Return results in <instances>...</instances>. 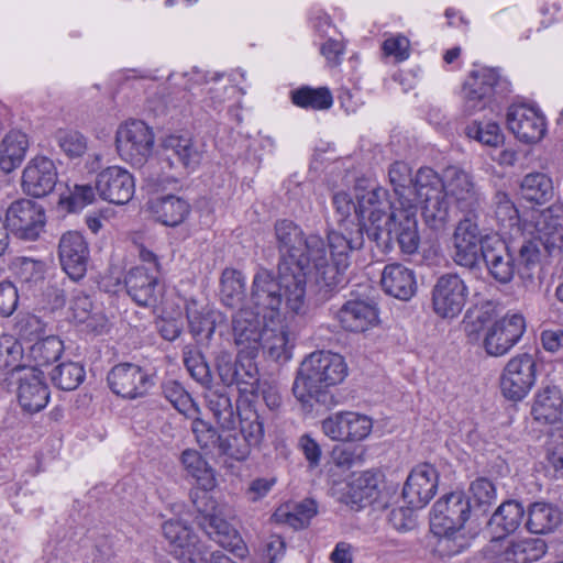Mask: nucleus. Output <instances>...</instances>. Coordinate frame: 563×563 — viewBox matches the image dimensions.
I'll use <instances>...</instances> for the list:
<instances>
[{
    "mask_svg": "<svg viewBox=\"0 0 563 563\" xmlns=\"http://www.w3.org/2000/svg\"><path fill=\"white\" fill-rule=\"evenodd\" d=\"M69 285L70 279L63 276H53L48 280L44 296L53 310L60 309L65 306Z\"/></svg>",
    "mask_w": 563,
    "mask_h": 563,
    "instance_id": "60",
    "label": "nucleus"
},
{
    "mask_svg": "<svg viewBox=\"0 0 563 563\" xmlns=\"http://www.w3.org/2000/svg\"><path fill=\"white\" fill-rule=\"evenodd\" d=\"M335 319L345 331L362 333L378 322V309L371 299H349L338 310Z\"/></svg>",
    "mask_w": 563,
    "mask_h": 563,
    "instance_id": "26",
    "label": "nucleus"
},
{
    "mask_svg": "<svg viewBox=\"0 0 563 563\" xmlns=\"http://www.w3.org/2000/svg\"><path fill=\"white\" fill-rule=\"evenodd\" d=\"M210 490L197 487L190 492V499L197 512L195 519L211 540L242 556L246 551L243 540L236 529L223 518Z\"/></svg>",
    "mask_w": 563,
    "mask_h": 563,
    "instance_id": "6",
    "label": "nucleus"
},
{
    "mask_svg": "<svg viewBox=\"0 0 563 563\" xmlns=\"http://www.w3.org/2000/svg\"><path fill=\"white\" fill-rule=\"evenodd\" d=\"M191 430L196 441L201 449H218L222 434L208 421L201 418H195L191 423Z\"/></svg>",
    "mask_w": 563,
    "mask_h": 563,
    "instance_id": "61",
    "label": "nucleus"
},
{
    "mask_svg": "<svg viewBox=\"0 0 563 563\" xmlns=\"http://www.w3.org/2000/svg\"><path fill=\"white\" fill-rule=\"evenodd\" d=\"M124 284L128 295L139 306L148 307L156 303L158 274L150 272L145 266H136L128 272Z\"/></svg>",
    "mask_w": 563,
    "mask_h": 563,
    "instance_id": "30",
    "label": "nucleus"
},
{
    "mask_svg": "<svg viewBox=\"0 0 563 563\" xmlns=\"http://www.w3.org/2000/svg\"><path fill=\"white\" fill-rule=\"evenodd\" d=\"M250 302L258 311L254 312L249 307L241 308L232 318V332L239 352L249 353V355H258L261 340L266 331L260 313L266 311L278 313L282 308L277 311H272L256 307L251 299Z\"/></svg>",
    "mask_w": 563,
    "mask_h": 563,
    "instance_id": "14",
    "label": "nucleus"
},
{
    "mask_svg": "<svg viewBox=\"0 0 563 563\" xmlns=\"http://www.w3.org/2000/svg\"><path fill=\"white\" fill-rule=\"evenodd\" d=\"M218 551H211L203 542L196 540L187 549L179 550L176 558L181 563H212Z\"/></svg>",
    "mask_w": 563,
    "mask_h": 563,
    "instance_id": "63",
    "label": "nucleus"
},
{
    "mask_svg": "<svg viewBox=\"0 0 563 563\" xmlns=\"http://www.w3.org/2000/svg\"><path fill=\"white\" fill-rule=\"evenodd\" d=\"M4 222L18 239L35 241L45 227V210L33 200L19 199L7 209Z\"/></svg>",
    "mask_w": 563,
    "mask_h": 563,
    "instance_id": "11",
    "label": "nucleus"
},
{
    "mask_svg": "<svg viewBox=\"0 0 563 563\" xmlns=\"http://www.w3.org/2000/svg\"><path fill=\"white\" fill-rule=\"evenodd\" d=\"M54 140L64 155L70 159L82 157L88 150L87 137L77 130L58 129L54 133Z\"/></svg>",
    "mask_w": 563,
    "mask_h": 563,
    "instance_id": "47",
    "label": "nucleus"
},
{
    "mask_svg": "<svg viewBox=\"0 0 563 563\" xmlns=\"http://www.w3.org/2000/svg\"><path fill=\"white\" fill-rule=\"evenodd\" d=\"M462 213L463 218L459 220L453 233V261L472 269L477 266L484 242L493 235L486 234L479 228L478 219L482 211Z\"/></svg>",
    "mask_w": 563,
    "mask_h": 563,
    "instance_id": "10",
    "label": "nucleus"
},
{
    "mask_svg": "<svg viewBox=\"0 0 563 563\" xmlns=\"http://www.w3.org/2000/svg\"><path fill=\"white\" fill-rule=\"evenodd\" d=\"M536 368L531 354L522 353L509 360L500 377L503 395L512 401L523 399L536 383Z\"/></svg>",
    "mask_w": 563,
    "mask_h": 563,
    "instance_id": "12",
    "label": "nucleus"
},
{
    "mask_svg": "<svg viewBox=\"0 0 563 563\" xmlns=\"http://www.w3.org/2000/svg\"><path fill=\"white\" fill-rule=\"evenodd\" d=\"M164 397L177 409L186 416L191 411H197L196 405L190 395L185 390L180 383L169 379L162 385Z\"/></svg>",
    "mask_w": 563,
    "mask_h": 563,
    "instance_id": "54",
    "label": "nucleus"
},
{
    "mask_svg": "<svg viewBox=\"0 0 563 563\" xmlns=\"http://www.w3.org/2000/svg\"><path fill=\"white\" fill-rule=\"evenodd\" d=\"M84 366L77 362H64L51 372L53 384L62 390H75L85 379Z\"/></svg>",
    "mask_w": 563,
    "mask_h": 563,
    "instance_id": "45",
    "label": "nucleus"
},
{
    "mask_svg": "<svg viewBox=\"0 0 563 563\" xmlns=\"http://www.w3.org/2000/svg\"><path fill=\"white\" fill-rule=\"evenodd\" d=\"M180 462L186 475L195 479L197 487L213 489L217 486L213 468L197 450H185L180 455Z\"/></svg>",
    "mask_w": 563,
    "mask_h": 563,
    "instance_id": "36",
    "label": "nucleus"
},
{
    "mask_svg": "<svg viewBox=\"0 0 563 563\" xmlns=\"http://www.w3.org/2000/svg\"><path fill=\"white\" fill-rule=\"evenodd\" d=\"M317 512V503L313 499L307 498L297 504L291 512L285 515V521L294 529H302L309 525Z\"/></svg>",
    "mask_w": 563,
    "mask_h": 563,
    "instance_id": "59",
    "label": "nucleus"
},
{
    "mask_svg": "<svg viewBox=\"0 0 563 563\" xmlns=\"http://www.w3.org/2000/svg\"><path fill=\"white\" fill-rule=\"evenodd\" d=\"M96 189L103 200L114 205H124L134 195V178L126 169L120 166H110L97 175Z\"/></svg>",
    "mask_w": 563,
    "mask_h": 563,
    "instance_id": "24",
    "label": "nucleus"
},
{
    "mask_svg": "<svg viewBox=\"0 0 563 563\" xmlns=\"http://www.w3.org/2000/svg\"><path fill=\"white\" fill-rule=\"evenodd\" d=\"M261 349L267 358L285 363L291 357L288 331L284 328L266 329L261 340Z\"/></svg>",
    "mask_w": 563,
    "mask_h": 563,
    "instance_id": "39",
    "label": "nucleus"
},
{
    "mask_svg": "<svg viewBox=\"0 0 563 563\" xmlns=\"http://www.w3.org/2000/svg\"><path fill=\"white\" fill-rule=\"evenodd\" d=\"M561 521V514L551 505L534 503L528 510L527 529L534 534L552 531Z\"/></svg>",
    "mask_w": 563,
    "mask_h": 563,
    "instance_id": "38",
    "label": "nucleus"
},
{
    "mask_svg": "<svg viewBox=\"0 0 563 563\" xmlns=\"http://www.w3.org/2000/svg\"><path fill=\"white\" fill-rule=\"evenodd\" d=\"M292 102L306 109L323 110L332 106L333 99L328 88L302 87L291 92Z\"/></svg>",
    "mask_w": 563,
    "mask_h": 563,
    "instance_id": "48",
    "label": "nucleus"
},
{
    "mask_svg": "<svg viewBox=\"0 0 563 563\" xmlns=\"http://www.w3.org/2000/svg\"><path fill=\"white\" fill-rule=\"evenodd\" d=\"M388 178L397 200L388 203V211L379 206L367 216L371 222L368 240L382 254L389 253L397 244L402 254L412 255L420 245L415 203V198H418L417 175L413 177L411 167L398 161L389 166Z\"/></svg>",
    "mask_w": 563,
    "mask_h": 563,
    "instance_id": "2",
    "label": "nucleus"
},
{
    "mask_svg": "<svg viewBox=\"0 0 563 563\" xmlns=\"http://www.w3.org/2000/svg\"><path fill=\"white\" fill-rule=\"evenodd\" d=\"M380 478V472L374 470L353 474L342 494V501L355 510L373 504L379 495Z\"/></svg>",
    "mask_w": 563,
    "mask_h": 563,
    "instance_id": "27",
    "label": "nucleus"
},
{
    "mask_svg": "<svg viewBox=\"0 0 563 563\" xmlns=\"http://www.w3.org/2000/svg\"><path fill=\"white\" fill-rule=\"evenodd\" d=\"M489 275L500 284H508L518 273L516 256L509 245L499 235L493 234L483 245V252L479 255Z\"/></svg>",
    "mask_w": 563,
    "mask_h": 563,
    "instance_id": "23",
    "label": "nucleus"
},
{
    "mask_svg": "<svg viewBox=\"0 0 563 563\" xmlns=\"http://www.w3.org/2000/svg\"><path fill=\"white\" fill-rule=\"evenodd\" d=\"M206 401L208 409L221 428L230 429L233 427L235 411L231 397L224 390H209L206 395Z\"/></svg>",
    "mask_w": 563,
    "mask_h": 563,
    "instance_id": "44",
    "label": "nucleus"
},
{
    "mask_svg": "<svg viewBox=\"0 0 563 563\" xmlns=\"http://www.w3.org/2000/svg\"><path fill=\"white\" fill-rule=\"evenodd\" d=\"M418 198L424 223L434 231H442L451 221L448 197L454 199L461 212L482 211V195L473 176L456 166H449L440 177L432 168L417 172Z\"/></svg>",
    "mask_w": 563,
    "mask_h": 563,
    "instance_id": "3",
    "label": "nucleus"
},
{
    "mask_svg": "<svg viewBox=\"0 0 563 563\" xmlns=\"http://www.w3.org/2000/svg\"><path fill=\"white\" fill-rule=\"evenodd\" d=\"M525 509L517 500L504 501L492 515L488 520V530L492 539L488 544V551L506 541V538L515 532L523 518Z\"/></svg>",
    "mask_w": 563,
    "mask_h": 563,
    "instance_id": "29",
    "label": "nucleus"
},
{
    "mask_svg": "<svg viewBox=\"0 0 563 563\" xmlns=\"http://www.w3.org/2000/svg\"><path fill=\"white\" fill-rule=\"evenodd\" d=\"M347 365L340 354L330 351H316L300 363L292 394L305 411L314 406L330 409L338 404L332 388L344 380Z\"/></svg>",
    "mask_w": 563,
    "mask_h": 563,
    "instance_id": "4",
    "label": "nucleus"
},
{
    "mask_svg": "<svg viewBox=\"0 0 563 563\" xmlns=\"http://www.w3.org/2000/svg\"><path fill=\"white\" fill-rule=\"evenodd\" d=\"M202 159V152L191 137L169 135L163 141L162 162L170 168L194 170Z\"/></svg>",
    "mask_w": 563,
    "mask_h": 563,
    "instance_id": "28",
    "label": "nucleus"
},
{
    "mask_svg": "<svg viewBox=\"0 0 563 563\" xmlns=\"http://www.w3.org/2000/svg\"><path fill=\"white\" fill-rule=\"evenodd\" d=\"M220 301L228 308H236L246 297L244 274L235 268L227 267L220 277Z\"/></svg>",
    "mask_w": 563,
    "mask_h": 563,
    "instance_id": "37",
    "label": "nucleus"
},
{
    "mask_svg": "<svg viewBox=\"0 0 563 563\" xmlns=\"http://www.w3.org/2000/svg\"><path fill=\"white\" fill-rule=\"evenodd\" d=\"M64 351L63 341L55 335H47L36 340L29 350V358L34 362V366H46L57 361Z\"/></svg>",
    "mask_w": 563,
    "mask_h": 563,
    "instance_id": "43",
    "label": "nucleus"
},
{
    "mask_svg": "<svg viewBox=\"0 0 563 563\" xmlns=\"http://www.w3.org/2000/svg\"><path fill=\"white\" fill-rule=\"evenodd\" d=\"M465 134L470 139L493 147H497L504 141L500 128L495 122L483 125L481 122L474 121L465 128Z\"/></svg>",
    "mask_w": 563,
    "mask_h": 563,
    "instance_id": "56",
    "label": "nucleus"
},
{
    "mask_svg": "<svg viewBox=\"0 0 563 563\" xmlns=\"http://www.w3.org/2000/svg\"><path fill=\"white\" fill-rule=\"evenodd\" d=\"M187 318L190 332L200 340L211 339L216 330V320L210 312L188 310Z\"/></svg>",
    "mask_w": 563,
    "mask_h": 563,
    "instance_id": "58",
    "label": "nucleus"
},
{
    "mask_svg": "<svg viewBox=\"0 0 563 563\" xmlns=\"http://www.w3.org/2000/svg\"><path fill=\"white\" fill-rule=\"evenodd\" d=\"M548 461L555 478H563V429L552 434L548 448Z\"/></svg>",
    "mask_w": 563,
    "mask_h": 563,
    "instance_id": "64",
    "label": "nucleus"
},
{
    "mask_svg": "<svg viewBox=\"0 0 563 563\" xmlns=\"http://www.w3.org/2000/svg\"><path fill=\"white\" fill-rule=\"evenodd\" d=\"M162 531L168 542V551L174 558L178 556L179 550L187 549L198 539L192 529L178 519L165 521Z\"/></svg>",
    "mask_w": 563,
    "mask_h": 563,
    "instance_id": "41",
    "label": "nucleus"
},
{
    "mask_svg": "<svg viewBox=\"0 0 563 563\" xmlns=\"http://www.w3.org/2000/svg\"><path fill=\"white\" fill-rule=\"evenodd\" d=\"M154 134L141 120H129L119 125L115 147L120 157L131 166L143 167L152 155Z\"/></svg>",
    "mask_w": 563,
    "mask_h": 563,
    "instance_id": "9",
    "label": "nucleus"
},
{
    "mask_svg": "<svg viewBox=\"0 0 563 563\" xmlns=\"http://www.w3.org/2000/svg\"><path fill=\"white\" fill-rule=\"evenodd\" d=\"M16 385V398L23 411L36 413L47 406L51 393L42 371L29 366L20 373Z\"/></svg>",
    "mask_w": 563,
    "mask_h": 563,
    "instance_id": "21",
    "label": "nucleus"
},
{
    "mask_svg": "<svg viewBox=\"0 0 563 563\" xmlns=\"http://www.w3.org/2000/svg\"><path fill=\"white\" fill-rule=\"evenodd\" d=\"M494 203L495 217L503 227H512L518 222V210L506 192H496Z\"/></svg>",
    "mask_w": 563,
    "mask_h": 563,
    "instance_id": "62",
    "label": "nucleus"
},
{
    "mask_svg": "<svg viewBox=\"0 0 563 563\" xmlns=\"http://www.w3.org/2000/svg\"><path fill=\"white\" fill-rule=\"evenodd\" d=\"M95 200V189L88 184H75L73 188L68 187V195L62 194L59 205L69 212H77Z\"/></svg>",
    "mask_w": 563,
    "mask_h": 563,
    "instance_id": "55",
    "label": "nucleus"
},
{
    "mask_svg": "<svg viewBox=\"0 0 563 563\" xmlns=\"http://www.w3.org/2000/svg\"><path fill=\"white\" fill-rule=\"evenodd\" d=\"M150 210L156 221L167 227H177L189 216L191 207L184 198L166 195L151 200Z\"/></svg>",
    "mask_w": 563,
    "mask_h": 563,
    "instance_id": "33",
    "label": "nucleus"
},
{
    "mask_svg": "<svg viewBox=\"0 0 563 563\" xmlns=\"http://www.w3.org/2000/svg\"><path fill=\"white\" fill-rule=\"evenodd\" d=\"M252 449L253 448L245 440L243 434L233 430L221 435L217 450L218 454L221 456L242 462L249 457Z\"/></svg>",
    "mask_w": 563,
    "mask_h": 563,
    "instance_id": "49",
    "label": "nucleus"
},
{
    "mask_svg": "<svg viewBox=\"0 0 563 563\" xmlns=\"http://www.w3.org/2000/svg\"><path fill=\"white\" fill-rule=\"evenodd\" d=\"M499 81L500 77L493 68L473 70L462 88L463 113L471 117L486 109Z\"/></svg>",
    "mask_w": 563,
    "mask_h": 563,
    "instance_id": "15",
    "label": "nucleus"
},
{
    "mask_svg": "<svg viewBox=\"0 0 563 563\" xmlns=\"http://www.w3.org/2000/svg\"><path fill=\"white\" fill-rule=\"evenodd\" d=\"M468 492L477 508L490 506L496 499V487L487 477H477L471 482Z\"/></svg>",
    "mask_w": 563,
    "mask_h": 563,
    "instance_id": "57",
    "label": "nucleus"
},
{
    "mask_svg": "<svg viewBox=\"0 0 563 563\" xmlns=\"http://www.w3.org/2000/svg\"><path fill=\"white\" fill-rule=\"evenodd\" d=\"M507 126L521 142H539L545 133L544 118L532 107L512 104L507 111Z\"/></svg>",
    "mask_w": 563,
    "mask_h": 563,
    "instance_id": "25",
    "label": "nucleus"
},
{
    "mask_svg": "<svg viewBox=\"0 0 563 563\" xmlns=\"http://www.w3.org/2000/svg\"><path fill=\"white\" fill-rule=\"evenodd\" d=\"M10 269L21 283L31 286L43 280L45 264L42 261L19 256L11 262Z\"/></svg>",
    "mask_w": 563,
    "mask_h": 563,
    "instance_id": "53",
    "label": "nucleus"
},
{
    "mask_svg": "<svg viewBox=\"0 0 563 563\" xmlns=\"http://www.w3.org/2000/svg\"><path fill=\"white\" fill-rule=\"evenodd\" d=\"M536 236L544 242L548 255L561 247L563 240V203L556 202L542 210L536 222Z\"/></svg>",
    "mask_w": 563,
    "mask_h": 563,
    "instance_id": "32",
    "label": "nucleus"
},
{
    "mask_svg": "<svg viewBox=\"0 0 563 563\" xmlns=\"http://www.w3.org/2000/svg\"><path fill=\"white\" fill-rule=\"evenodd\" d=\"M29 139L19 130L10 131L0 145V168L4 173H11L23 162L29 148Z\"/></svg>",
    "mask_w": 563,
    "mask_h": 563,
    "instance_id": "35",
    "label": "nucleus"
},
{
    "mask_svg": "<svg viewBox=\"0 0 563 563\" xmlns=\"http://www.w3.org/2000/svg\"><path fill=\"white\" fill-rule=\"evenodd\" d=\"M257 355H249L238 351L235 368L238 369L236 383L241 391L254 393L260 382V373L255 358Z\"/></svg>",
    "mask_w": 563,
    "mask_h": 563,
    "instance_id": "46",
    "label": "nucleus"
},
{
    "mask_svg": "<svg viewBox=\"0 0 563 563\" xmlns=\"http://www.w3.org/2000/svg\"><path fill=\"white\" fill-rule=\"evenodd\" d=\"M526 321L521 314L505 316L495 321L486 331L484 347L490 356L507 354L522 338Z\"/></svg>",
    "mask_w": 563,
    "mask_h": 563,
    "instance_id": "19",
    "label": "nucleus"
},
{
    "mask_svg": "<svg viewBox=\"0 0 563 563\" xmlns=\"http://www.w3.org/2000/svg\"><path fill=\"white\" fill-rule=\"evenodd\" d=\"M57 183V167L53 159L44 155L30 159L22 172L21 187L29 197L44 198L53 192Z\"/></svg>",
    "mask_w": 563,
    "mask_h": 563,
    "instance_id": "17",
    "label": "nucleus"
},
{
    "mask_svg": "<svg viewBox=\"0 0 563 563\" xmlns=\"http://www.w3.org/2000/svg\"><path fill=\"white\" fill-rule=\"evenodd\" d=\"M356 203L349 194L340 191L333 195L332 203L338 216V225H352V223H366L365 213L374 211L383 205L387 191L377 186H369L365 179H357L355 186Z\"/></svg>",
    "mask_w": 563,
    "mask_h": 563,
    "instance_id": "7",
    "label": "nucleus"
},
{
    "mask_svg": "<svg viewBox=\"0 0 563 563\" xmlns=\"http://www.w3.org/2000/svg\"><path fill=\"white\" fill-rule=\"evenodd\" d=\"M240 430L252 448H257L264 439V422L260 413L249 407L239 413Z\"/></svg>",
    "mask_w": 563,
    "mask_h": 563,
    "instance_id": "51",
    "label": "nucleus"
},
{
    "mask_svg": "<svg viewBox=\"0 0 563 563\" xmlns=\"http://www.w3.org/2000/svg\"><path fill=\"white\" fill-rule=\"evenodd\" d=\"M183 361L190 376L201 384L209 386L212 383L211 371L198 347L187 345L183 350Z\"/></svg>",
    "mask_w": 563,
    "mask_h": 563,
    "instance_id": "50",
    "label": "nucleus"
},
{
    "mask_svg": "<svg viewBox=\"0 0 563 563\" xmlns=\"http://www.w3.org/2000/svg\"><path fill=\"white\" fill-rule=\"evenodd\" d=\"M371 222L341 225L330 230L324 242V263L321 267H312L316 273V284L324 295L331 294L345 282V272L351 264V253L360 251L365 243L364 234L368 238Z\"/></svg>",
    "mask_w": 563,
    "mask_h": 563,
    "instance_id": "5",
    "label": "nucleus"
},
{
    "mask_svg": "<svg viewBox=\"0 0 563 563\" xmlns=\"http://www.w3.org/2000/svg\"><path fill=\"white\" fill-rule=\"evenodd\" d=\"M279 251L277 275L258 267L251 285V300L261 309L277 311L285 307L295 314L305 312L307 275L310 267L324 263V240L318 234L305 235L291 220L275 223Z\"/></svg>",
    "mask_w": 563,
    "mask_h": 563,
    "instance_id": "1",
    "label": "nucleus"
},
{
    "mask_svg": "<svg viewBox=\"0 0 563 563\" xmlns=\"http://www.w3.org/2000/svg\"><path fill=\"white\" fill-rule=\"evenodd\" d=\"M439 485V472L430 463H421L409 473L401 492L406 505L422 509L434 497Z\"/></svg>",
    "mask_w": 563,
    "mask_h": 563,
    "instance_id": "18",
    "label": "nucleus"
},
{
    "mask_svg": "<svg viewBox=\"0 0 563 563\" xmlns=\"http://www.w3.org/2000/svg\"><path fill=\"white\" fill-rule=\"evenodd\" d=\"M467 295V286L457 274H444L432 289L433 311L443 319H453L463 310Z\"/></svg>",
    "mask_w": 563,
    "mask_h": 563,
    "instance_id": "13",
    "label": "nucleus"
},
{
    "mask_svg": "<svg viewBox=\"0 0 563 563\" xmlns=\"http://www.w3.org/2000/svg\"><path fill=\"white\" fill-rule=\"evenodd\" d=\"M525 200L542 205L553 197L552 179L543 173H531L523 177L520 185Z\"/></svg>",
    "mask_w": 563,
    "mask_h": 563,
    "instance_id": "40",
    "label": "nucleus"
},
{
    "mask_svg": "<svg viewBox=\"0 0 563 563\" xmlns=\"http://www.w3.org/2000/svg\"><path fill=\"white\" fill-rule=\"evenodd\" d=\"M372 419L352 411L336 412L322 421V431L334 441H362L372 431Z\"/></svg>",
    "mask_w": 563,
    "mask_h": 563,
    "instance_id": "22",
    "label": "nucleus"
},
{
    "mask_svg": "<svg viewBox=\"0 0 563 563\" xmlns=\"http://www.w3.org/2000/svg\"><path fill=\"white\" fill-rule=\"evenodd\" d=\"M107 380L114 394L128 399L144 397L153 385L150 375L133 363L117 364L108 373Z\"/></svg>",
    "mask_w": 563,
    "mask_h": 563,
    "instance_id": "20",
    "label": "nucleus"
},
{
    "mask_svg": "<svg viewBox=\"0 0 563 563\" xmlns=\"http://www.w3.org/2000/svg\"><path fill=\"white\" fill-rule=\"evenodd\" d=\"M24 350L20 341L11 334L0 335V371L21 373L29 366L23 364Z\"/></svg>",
    "mask_w": 563,
    "mask_h": 563,
    "instance_id": "42",
    "label": "nucleus"
},
{
    "mask_svg": "<svg viewBox=\"0 0 563 563\" xmlns=\"http://www.w3.org/2000/svg\"><path fill=\"white\" fill-rule=\"evenodd\" d=\"M471 514V499L463 490L448 493L432 506L431 530L437 536L451 538L464 528Z\"/></svg>",
    "mask_w": 563,
    "mask_h": 563,
    "instance_id": "8",
    "label": "nucleus"
},
{
    "mask_svg": "<svg viewBox=\"0 0 563 563\" xmlns=\"http://www.w3.org/2000/svg\"><path fill=\"white\" fill-rule=\"evenodd\" d=\"M380 285L387 295L404 301L409 300L417 291L413 271L399 263L384 267Z\"/></svg>",
    "mask_w": 563,
    "mask_h": 563,
    "instance_id": "31",
    "label": "nucleus"
},
{
    "mask_svg": "<svg viewBox=\"0 0 563 563\" xmlns=\"http://www.w3.org/2000/svg\"><path fill=\"white\" fill-rule=\"evenodd\" d=\"M58 260L71 282L81 280L90 261L89 245L78 231L65 232L58 243Z\"/></svg>",
    "mask_w": 563,
    "mask_h": 563,
    "instance_id": "16",
    "label": "nucleus"
},
{
    "mask_svg": "<svg viewBox=\"0 0 563 563\" xmlns=\"http://www.w3.org/2000/svg\"><path fill=\"white\" fill-rule=\"evenodd\" d=\"M544 251V242L538 236L525 240L517 251V267L519 274H525L536 267Z\"/></svg>",
    "mask_w": 563,
    "mask_h": 563,
    "instance_id": "52",
    "label": "nucleus"
},
{
    "mask_svg": "<svg viewBox=\"0 0 563 563\" xmlns=\"http://www.w3.org/2000/svg\"><path fill=\"white\" fill-rule=\"evenodd\" d=\"M532 416L537 421L555 423L563 418V394L556 386H547L536 396Z\"/></svg>",
    "mask_w": 563,
    "mask_h": 563,
    "instance_id": "34",
    "label": "nucleus"
}]
</instances>
